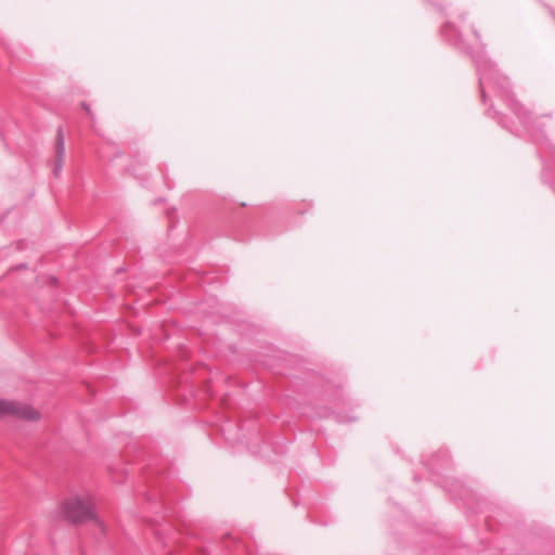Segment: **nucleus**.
<instances>
[{
  "mask_svg": "<svg viewBox=\"0 0 555 555\" xmlns=\"http://www.w3.org/2000/svg\"><path fill=\"white\" fill-rule=\"evenodd\" d=\"M10 417L25 422H38L41 418V413L37 408L30 404L13 400V408Z\"/></svg>",
  "mask_w": 555,
  "mask_h": 555,
  "instance_id": "f03ea898",
  "label": "nucleus"
},
{
  "mask_svg": "<svg viewBox=\"0 0 555 555\" xmlns=\"http://www.w3.org/2000/svg\"><path fill=\"white\" fill-rule=\"evenodd\" d=\"M59 508L66 519L76 524L96 520L94 501L89 493L73 494L62 501Z\"/></svg>",
  "mask_w": 555,
  "mask_h": 555,
  "instance_id": "f257e3e1",
  "label": "nucleus"
},
{
  "mask_svg": "<svg viewBox=\"0 0 555 555\" xmlns=\"http://www.w3.org/2000/svg\"><path fill=\"white\" fill-rule=\"evenodd\" d=\"M55 153H56V165L59 168L62 167L64 154H65V143L64 138L61 132L57 133L55 139Z\"/></svg>",
  "mask_w": 555,
  "mask_h": 555,
  "instance_id": "7ed1b4c3",
  "label": "nucleus"
},
{
  "mask_svg": "<svg viewBox=\"0 0 555 555\" xmlns=\"http://www.w3.org/2000/svg\"><path fill=\"white\" fill-rule=\"evenodd\" d=\"M13 408V400L0 399V418L10 417Z\"/></svg>",
  "mask_w": 555,
  "mask_h": 555,
  "instance_id": "20e7f679",
  "label": "nucleus"
}]
</instances>
